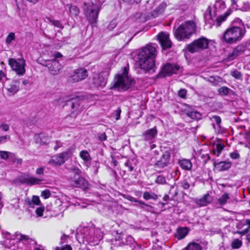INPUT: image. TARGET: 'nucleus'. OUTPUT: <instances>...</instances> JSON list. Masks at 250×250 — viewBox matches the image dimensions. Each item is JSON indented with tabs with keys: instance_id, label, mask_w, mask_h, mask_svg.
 I'll list each match as a JSON object with an SVG mask.
<instances>
[{
	"instance_id": "1",
	"label": "nucleus",
	"mask_w": 250,
	"mask_h": 250,
	"mask_svg": "<svg viewBox=\"0 0 250 250\" xmlns=\"http://www.w3.org/2000/svg\"><path fill=\"white\" fill-rule=\"evenodd\" d=\"M155 44H147L139 51L137 64L139 67L146 72L153 69L155 67V59L157 55Z\"/></svg>"
},
{
	"instance_id": "2",
	"label": "nucleus",
	"mask_w": 250,
	"mask_h": 250,
	"mask_svg": "<svg viewBox=\"0 0 250 250\" xmlns=\"http://www.w3.org/2000/svg\"><path fill=\"white\" fill-rule=\"evenodd\" d=\"M246 30L244 25H230L224 31L222 40L228 44H234L244 38Z\"/></svg>"
},
{
	"instance_id": "3",
	"label": "nucleus",
	"mask_w": 250,
	"mask_h": 250,
	"mask_svg": "<svg viewBox=\"0 0 250 250\" xmlns=\"http://www.w3.org/2000/svg\"><path fill=\"white\" fill-rule=\"evenodd\" d=\"M226 8L225 2L223 0H216L213 7V13H212V8L209 6L207 11L208 12L209 16L211 20L214 21L213 24L217 27L221 25V23L226 21L227 18L231 14L232 10L231 9H228L224 14L217 16L214 20L213 18L217 15V13H219Z\"/></svg>"
},
{
	"instance_id": "4",
	"label": "nucleus",
	"mask_w": 250,
	"mask_h": 250,
	"mask_svg": "<svg viewBox=\"0 0 250 250\" xmlns=\"http://www.w3.org/2000/svg\"><path fill=\"white\" fill-rule=\"evenodd\" d=\"M114 87L118 90L125 91L131 87L135 83L134 80L128 75V70L126 67H124L121 74H118L115 77Z\"/></svg>"
},
{
	"instance_id": "5",
	"label": "nucleus",
	"mask_w": 250,
	"mask_h": 250,
	"mask_svg": "<svg viewBox=\"0 0 250 250\" xmlns=\"http://www.w3.org/2000/svg\"><path fill=\"white\" fill-rule=\"evenodd\" d=\"M196 28V24L193 21H186L175 30L174 36L179 41L189 39L195 32Z\"/></svg>"
},
{
	"instance_id": "6",
	"label": "nucleus",
	"mask_w": 250,
	"mask_h": 250,
	"mask_svg": "<svg viewBox=\"0 0 250 250\" xmlns=\"http://www.w3.org/2000/svg\"><path fill=\"white\" fill-rule=\"evenodd\" d=\"M81 170L76 167L70 168V174L68 177L72 185L77 188H86L88 186L87 181L80 175Z\"/></svg>"
},
{
	"instance_id": "7",
	"label": "nucleus",
	"mask_w": 250,
	"mask_h": 250,
	"mask_svg": "<svg viewBox=\"0 0 250 250\" xmlns=\"http://www.w3.org/2000/svg\"><path fill=\"white\" fill-rule=\"evenodd\" d=\"M8 64L12 70L16 72L18 76H23L25 73V61L22 58L8 59Z\"/></svg>"
},
{
	"instance_id": "8",
	"label": "nucleus",
	"mask_w": 250,
	"mask_h": 250,
	"mask_svg": "<svg viewBox=\"0 0 250 250\" xmlns=\"http://www.w3.org/2000/svg\"><path fill=\"white\" fill-rule=\"evenodd\" d=\"M102 4V3H92L87 6L85 11V16L90 23L92 24L97 22Z\"/></svg>"
},
{
	"instance_id": "9",
	"label": "nucleus",
	"mask_w": 250,
	"mask_h": 250,
	"mask_svg": "<svg viewBox=\"0 0 250 250\" xmlns=\"http://www.w3.org/2000/svg\"><path fill=\"white\" fill-rule=\"evenodd\" d=\"M171 164V152L167 150L163 152L153 166L156 169H162L168 167Z\"/></svg>"
},
{
	"instance_id": "10",
	"label": "nucleus",
	"mask_w": 250,
	"mask_h": 250,
	"mask_svg": "<svg viewBox=\"0 0 250 250\" xmlns=\"http://www.w3.org/2000/svg\"><path fill=\"white\" fill-rule=\"evenodd\" d=\"M208 46V40L204 37H202L188 44L187 46V49L188 52L194 53L207 48Z\"/></svg>"
},
{
	"instance_id": "11",
	"label": "nucleus",
	"mask_w": 250,
	"mask_h": 250,
	"mask_svg": "<svg viewBox=\"0 0 250 250\" xmlns=\"http://www.w3.org/2000/svg\"><path fill=\"white\" fill-rule=\"evenodd\" d=\"M82 102V98L80 97L71 98L67 101L66 105H70L73 110L71 113L72 117H76L77 114L81 112L82 109V107L81 106Z\"/></svg>"
},
{
	"instance_id": "12",
	"label": "nucleus",
	"mask_w": 250,
	"mask_h": 250,
	"mask_svg": "<svg viewBox=\"0 0 250 250\" xmlns=\"http://www.w3.org/2000/svg\"><path fill=\"white\" fill-rule=\"evenodd\" d=\"M88 72L84 68L77 69L73 71L70 75L68 81L70 83H76L83 80L88 76Z\"/></svg>"
},
{
	"instance_id": "13",
	"label": "nucleus",
	"mask_w": 250,
	"mask_h": 250,
	"mask_svg": "<svg viewBox=\"0 0 250 250\" xmlns=\"http://www.w3.org/2000/svg\"><path fill=\"white\" fill-rule=\"evenodd\" d=\"M16 181L22 184H26L29 185H34L40 184L42 181V179L24 174L19 177Z\"/></svg>"
},
{
	"instance_id": "14",
	"label": "nucleus",
	"mask_w": 250,
	"mask_h": 250,
	"mask_svg": "<svg viewBox=\"0 0 250 250\" xmlns=\"http://www.w3.org/2000/svg\"><path fill=\"white\" fill-rule=\"evenodd\" d=\"M108 74L105 72L95 74L93 76L92 83L97 88H103L106 83Z\"/></svg>"
},
{
	"instance_id": "15",
	"label": "nucleus",
	"mask_w": 250,
	"mask_h": 250,
	"mask_svg": "<svg viewBox=\"0 0 250 250\" xmlns=\"http://www.w3.org/2000/svg\"><path fill=\"white\" fill-rule=\"evenodd\" d=\"M246 50V45L245 44H240L234 48L233 51L229 53L226 60L228 62L232 61L235 59L237 57L242 55Z\"/></svg>"
},
{
	"instance_id": "16",
	"label": "nucleus",
	"mask_w": 250,
	"mask_h": 250,
	"mask_svg": "<svg viewBox=\"0 0 250 250\" xmlns=\"http://www.w3.org/2000/svg\"><path fill=\"white\" fill-rule=\"evenodd\" d=\"M180 70V66L176 64L167 63L164 66L162 70L163 76H171L173 74L177 73Z\"/></svg>"
},
{
	"instance_id": "17",
	"label": "nucleus",
	"mask_w": 250,
	"mask_h": 250,
	"mask_svg": "<svg viewBox=\"0 0 250 250\" xmlns=\"http://www.w3.org/2000/svg\"><path fill=\"white\" fill-rule=\"evenodd\" d=\"M124 197L128 201L135 202L136 203L135 206L143 209L144 210L151 212L153 210V207L147 204L142 201L138 200L130 195H125Z\"/></svg>"
},
{
	"instance_id": "18",
	"label": "nucleus",
	"mask_w": 250,
	"mask_h": 250,
	"mask_svg": "<svg viewBox=\"0 0 250 250\" xmlns=\"http://www.w3.org/2000/svg\"><path fill=\"white\" fill-rule=\"evenodd\" d=\"M157 37L159 43L163 49H167L171 47L172 42L170 40L168 34L161 32L157 35Z\"/></svg>"
},
{
	"instance_id": "19",
	"label": "nucleus",
	"mask_w": 250,
	"mask_h": 250,
	"mask_svg": "<svg viewBox=\"0 0 250 250\" xmlns=\"http://www.w3.org/2000/svg\"><path fill=\"white\" fill-rule=\"evenodd\" d=\"M46 65L53 75H57L62 68L61 63L56 59L48 61Z\"/></svg>"
},
{
	"instance_id": "20",
	"label": "nucleus",
	"mask_w": 250,
	"mask_h": 250,
	"mask_svg": "<svg viewBox=\"0 0 250 250\" xmlns=\"http://www.w3.org/2000/svg\"><path fill=\"white\" fill-rule=\"evenodd\" d=\"M213 166L219 171L228 170L232 166V163L229 161H221L213 162Z\"/></svg>"
},
{
	"instance_id": "21",
	"label": "nucleus",
	"mask_w": 250,
	"mask_h": 250,
	"mask_svg": "<svg viewBox=\"0 0 250 250\" xmlns=\"http://www.w3.org/2000/svg\"><path fill=\"white\" fill-rule=\"evenodd\" d=\"M20 81L13 80L6 87L8 95L12 96L16 94L19 90Z\"/></svg>"
},
{
	"instance_id": "22",
	"label": "nucleus",
	"mask_w": 250,
	"mask_h": 250,
	"mask_svg": "<svg viewBox=\"0 0 250 250\" xmlns=\"http://www.w3.org/2000/svg\"><path fill=\"white\" fill-rule=\"evenodd\" d=\"M210 120L216 132L219 133L221 130V124L222 120L220 117L217 115H213L210 118Z\"/></svg>"
},
{
	"instance_id": "23",
	"label": "nucleus",
	"mask_w": 250,
	"mask_h": 250,
	"mask_svg": "<svg viewBox=\"0 0 250 250\" xmlns=\"http://www.w3.org/2000/svg\"><path fill=\"white\" fill-rule=\"evenodd\" d=\"M212 197L209 194H206L200 199H196L195 203L200 206H205L212 201Z\"/></svg>"
},
{
	"instance_id": "24",
	"label": "nucleus",
	"mask_w": 250,
	"mask_h": 250,
	"mask_svg": "<svg viewBox=\"0 0 250 250\" xmlns=\"http://www.w3.org/2000/svg\"><path fill=\"white\" fill-rule=\"evenodd\" d=\"M157 131L155 127L146 130L144 134V140L151 141L156 136Z\"/></svg>"
},
{
	"instance_id": "25",
	"label": "nucleus",
	"mask_w": 250,
	"mask_h": 250,
	"mask_svg": "<svg viewBox=\"0 0 250 250\" xmlns=\"http://www.w3.org/2000/svg\"><path fill=\"white\" fill-rule=\"evenodd\" d=\"M189 229L188 227H179L177 229L175 237L178 240L184 238L188 233Z\"/></svg>"
},
{
	"instance_id": "26",
	"label": "nucleus",
	"mask_w": 250,
	"mask_h": 250,
	"mask_svg": "<svg viewBox=\"0 0 250 250\" xmlns=\"http://www.w3.org/2000/svg\"><path fill=\"white\" fill-rule=\"evenodd\" d=\"M63 163L60 154L53 156L48 162V164L51 165L58 166H60Z\"/></svg>"
},
{
	"instance_id": "27",
	"label": "nucleus",
	"mask_w": 250,
	"mask_h": 250,
	"mask_svg": "<svg viewBox=\"0 0 250 250\" xmlns=\"http://www.w3.org/2000/svg\"><path fill=\"white\" fill-rule=\"evenodd\" d=\"M179 164L183 169L186 170H190L192 167L191 162L188 159H182L179 161Z\"/></svg>"
},
{
	"instance_id": "28",
	"label": "nucleus",
	"mask_w": 250,
	"mask_h": 250,
	"mask_svg": "<svg viewBox=\"0 0 250 250\" xmlns=\"http://www.w3.org/2000/svg\"><path fill=\"white\" fill-rule=\"evenodd\" d=\"M224 147L225 146L222 143L217 144L213 147L212 154L217 157L219 156Z\"/></svg>"
},
{
	"instance_id": "29",
	"label": "nucleus",
	"mask_w": 250,
	"mask_h": 250,
	"mask_svg": "<svg viewBox=\"0 0 250 250\" xmlns=\"http://www.w3.org/2000/svg\"><path fill=\"white\" fill-rule=\"evenodd\" d=\"M26 202L30 208H34L35 205H39L41 203V201L39 196L34 195L31 200L29 199L26 200Z\"/></svg>"
},
{
	"instance_id": "30",
	"label": "nucleus",
	"mask_w": 250,
	"mask_h": 250,
	"mask_svg": "<svg viewBox=\"0 0 250 250\" xmlns=\"http://www.w3.org/2000/svg\"><path fill=\"white\" fill-rule=\"evenodd\" d=\"M67 6L69 8V14L71 17H76L79 15L80 10L76 6L67 4Z\"/></svg>"
},
{
	"instance_id": "31",
	"label": "nucleus",
	"mask_w": 250,
	"mask_h": 250,
	"mask_svg": "<svg viewBox=\"0 0 250 250\" xmlns=\"http://www.w3.org/2000/svg\"><path fill=\"white\" fill-rule=\"evenodd\" d=\"M186 115L190 118L196 120L201 119V114L197 111H188L186 113Z\"/></svg>"
},
{
	"instance_id": "32",
	"label": "nucleus",
	"mask_w": 250,
	"mask_h": 250,
	"mask_svg": "<svg viewBox=\"0 0 250 250\" xmlns=\"http://www.w3.org/2000/svg\"><path fill=\"white\" fill-rule=\"evenodd\" d=\"M229 198L228 193H225L217 199L216 205L223 206L226 204L227 200Z\"/></svg>"
},
{
	"instance_id": "33",
	"label": "nucleus",
	"mask_w": 250,
	"mask_h": 250,
	"mask_svg": "<svg viewBox=\"0 0 250 250\" xmlns=\"http://www.w3.org/2000/svg\"><path fill=\"white\" fill-rule=\"evenodd\" d=\"M184 250H202V248L199 244L192 242L188 244Z\"/></svg>"
},
{
	"instance_id": "34",
	"label": "nucleus",
	"mask_w": 250,
	"mask_h": 250,
	"mask_svg": "<svg viewBox=\"0 0 250 250\" xmlns=\"http://www.w3.org/2000/svg\"><path fill=\"white\" fill-rule=\"evenodd\" d=\"M38 137L40 139L39 141L42 145H44L47 143L49 140V137L44 133H41L38 135Z\"/></svg>"
},
{
	"instance_id": "35",
	"label": "nucleus",
	"mask_w": 250,
	"mask_h": 250,
	"mask_svg": "<svg viewBox=\"0 0 250 250\" xmlns=\"http://www.w3.org/2000/svg\"><path fill=\"white\" fill-rule=\"evenodd\" d=\"M143 198L146 200L149 199L157 200L158 195L154 192H149L146 191L143 194Z\"/></svg>"
},
{
	"instance_id": "36",
	"label": "nucleus",
	"mask_w": 250,
	"mask_h": 250,
	"mask_svg": "<svg viewBox=\"0 0 250 250\" xmlns=\"http://www.w3.org/2000/svg\"><path fill=\"white\" fill-rule=\"evenodd\" d=\"M207 80L209 83L217 85L221 81L222 79L219 76H209L207 78Z\"/></svg>"
},
{
	"instance_id": "37",
	"label": "nucleus",
	"mask_w": 250,
	"mask_h": 250,
	"mask_svg": "<svg viewBox=\"0 0 250 250\" xmlns=\"http://www.w3.org/2000/svg\"><path fill=\"white\" fill-rule=\"evenodd\" d=\"M39 0H15L18 8L26 5V1L30 2L33 4L37 3Z\"/></svg>"
},
{
	"instance_id": "38",
	"label": "nucleus",
	"mask_w": 250,
	"mask_h": 250,
	"mask_svg": "<svg viewBox=\"0 0 250 250\" xmlns=\"http://www.w3.org/2000/svg\"><path fill=\"white\" fill-rule=\"evenodd\" d=\"M80 156L81 158L85 162L91 160L90 155L87 150H82L81 151Z\"/></svg>"
},
{
	"instance_id": "39",
	"label": "nucleus",
	"mask_w": 250,
	"mask_h": 250,
	"mask_svg": "<svg viewBox=\"0 0 250 250\" xmlns=\"http://www.w3.org/2000/svg\"><path fill=\"white\" fill-rule=\"evenodd\" d=\"M71 240V237L68 235L63 234L60 239V244L62 245L64 244H67Z\"/></svg>"
},
{
	"instance_id": "40",
	"label": "nucleus",
	"mask_w": 250,
	"mask_h": 250,
	"mask_svg": "<svg viewBox=\"0 0 250 250\" xmlns=\"http://www.w3.org/2000/svg\"><path fill=\"white\" fill-rule=\"evenodd\" d=\"M15 39L16 36L14 32L9 33L5 40L6 44H10L13 41L15 40Z\"/></svg>"
},
{
	"instance_id": "41",
	"label": "nucleus",
	"mask_w": 250,
	"mask_h": 250,
	"mask_svg": "<svg viewBox=\"0 0 250 250\" xmlns=\"http://www.w3.org/2000/svg\"><path fill=\"white\" fill-rule=\"evenodd\" d=\"M60 155L62 158V160H63V163H64L65 161L71 156L72 152L70 150H68L65 152L60 153Z\"/></svg>"
},
{
	"instance_id": "42",
	"label": "nucleus",
	"mask_w": 250,
	"mask_h": 250,
	"mask_svg": "<svg viewBox=\"0 0 250 250\" xmlns=\"http://www.w3.org/2000/svg\"><path fill=\"white\" fill-rule=\"evenodd\" d=\"M230 91V89L226 86L221 87L218 89V92L221 95H227Z\"/></svg>"
},
{
	"instance_id": "43",
	"label": "nucleus",
	"mask_w": 250,
	"mask_h": 250,
	"mask_svg": "<svg viewBox=\"0 0 250 250\" xmlns=\"http://www.w3.org/2000/svg\"><path fill=\"white\" fill-rule=\"evenodd\" d=\"M179 184L185 189H188L190 188V184L187 179H183Z\"/></svg>"
},
{
	"instance_id": "44",
	"label": "nucleus",
	"mask_w": 250,
	"mask_h": 250,
	"mask_svg": "<svg viewBox=\"0 0 250 250\" xmlns=\"http://www.w3.org/2000/svg\"><path fill=\"white\" fill-rule=\"evenodd\" d=\"M14 237L19 240H27L29 238L27 235H22L18 232H16Z\"/></svg>"
},
{
	"instance_id": "45",
	"label": "nucleus",
	"mask_w": 250,
	"mask_h": 250,
	"mask_svg": "<svg viewBox=\"0 0 250 250\" xmlns=\"http://www.w3.org/2000/svg\"><path fill=\"white\" fill-rule=\"evenodd\" d=\"M230 74L232 77H233L234 78H235L236 79H238V80L242 79L243 77H242V73L237 70H234V71H231Z\"/></svg>"
},
{
	"instance_id": "46",
	"label": "nucleus",
	"mask_w": 250,
	"mask_h": 250,
	"mask_svg": "<svg viewBox=\"0 0 250 250\" xmlns=\"http://www.w3.org/2000/svg\"><path fill=\"white\" fill-rule=\"evenodd\" d=\"M155 182L158 184L163 185L166 183V180L163 175H160L157 176Z\"/></svg>"
},
{
	"instance_id": "47",
	"label": "nucleus",
	"mask_w": 250,
	"mask_h": 250,
	"mask_svg": "<svg viewBox=\"0 0 250 250\" xmlns=\"http://www.w3.org/2000/svg\"><path fill=\"white\" fill-rule=\"evenodd\" d=\"M62 246V247H56L54 250H72V248L70 245L65 244Z\"/></svg>"
},
{
	"instance_id": "48",
	"label": "nucleus",
	"mask_w": 250,
	"mask_h": 250,
	"mask_svg": "<svg viewBox=\"0 0 250 250\" xmlns=\"http://www.w3.org/2000/svg\"><path fill=\"white\" fill-rule=\"evenodd\" d=\"M187 90L185 88H182L180 89L178 91V96L183 99L187 98Z\"/></svg>"
},
{
	"instance_id": "49",
	"label": "nucleus",
	"mask_w": 250,
	"mask_h": 250,
	"mask_svg": "<svg viewBox=\"0 0 250 250\" xmlns=\"http://www.w3.org/2000/svg\"><path fill=\"white\" fill-rule=\"evenodd\" d=\"M44 210V207L43 206H41L36 208L35 212L38 217H42L43 215Z\"/></svg>"
},
{
	"instance_id": "50",
	"label": "nucleus",
	"mask_w": 250,
	"mask_h": 250,
	"mask_svg": "<svg viewBox=\"0 0 250 250\" xmlns=\"http://www.w3.org/2000/svg\"><path fill=\"white\" fill-rule=\"evenodd\" d=\"M241 241L237 239H235L232 243V246L234 249H238L241 246Z\"/></svg>"
},
{
	"instance_id": "51",
	"label": "nucleus",
	"mask_w": 250,
	"mask_h": 250,
	"mask_svg": "<svg viewBox=\"0 0 250 250\" xmlns=\"http://www.w3.org/2000/svg\"><path fill=\"white\" fill-rule=\"evenodd\" d=\"M41 196L44 199H47L51 196V192L49 189H45L42 192Z\"/></svg>"
},
{
	"instance_id": "52",
	"label": "nucleus",
	"mask_w": 250,
	"mask_h": 250,
	"mask_svg": "<svg viewBox=\"0 0 250 250\" xmlns=\"http://www.w3.org/2000/svg\"><path fill=\"white\" fill-rule=\"evenodd\" d=\"M52 24L55 27L62 29L63 26L59 21L52 20L50 21Z\"/></svg>"
},
{
	"instance_id": "53",
	"label": "nucleus",
	"mask_w": 250,
	"mask_h": 250,
	"mask_svg": "<svg viewBox=\"0 0 250 250\" xmlns=\"http://www.w3.org/2000/svg\"><path fill=\"white\" fill-rule=\"evenodd\" d=\"M10 153L8 151H0V157L3 160H6L9 157V154Z\"/></svg>"
},
{
	"instance_id": "54",
	"label": "nucleus",
	"mask_w": 250,
	"mask_h": 250,
	"mask_svg": "<svg viewBox=\"0 0 250 250\" xmlns=\"http://www.w3.org/2000/svg\"><path fill=\"white\" fill-rule=\"evenodd\" d=\"M121 113V109L120 108H118L117 110L114 111L113 115V116L115 117L116 120H118L120 119Z\"/></svg>"
},
{
	"instance_id": "55",
	"label": "nucleus",
	"mask_w": 250,
	"mask_h": 250,
	"mask_svg": "<svg viewBox=\"0 0 250 250\" xmlns=\"http://www.w3.org/2000/svg\"><path fill=\"white\" fill-rule=\"evenodd\" d=\"M125 166L128 168L129 171H132L134 169V167L132 166V163L130 161L127 160L125 163Z\"/></svg>"
},
{
	"instance_id": "56",
	"label": "nucleus",
	"mask_w": 250,
	"mask_h": 250,
	"mask_svg": "<svg viewBox=\"0 0 250 250\" xmlns=\"http://www.w3.org/2000/svg\"><path fill=\"white\" fill-rule=\"evenodd\" d=\"M10 137L9 135H4L0 137V145L1 143H5L7 140H10Z\"/></svg>"
},
{
	"instance_id": "57",
	"label": "nucleus",
	"mask_w": 250,
	"mask_h": 250,
	"mask_svg": "<svg viewBox=\"0 0 250 250\" xmlns=\"http://www.w3.org/2000/svg\"><path fill=\"white\" fill-rule=\"evenodd\" d=\"M229 156L232 159H238L240 158V154L238 152L235 151L230 153Z\"/></svg>"
},
{
	"instance_id": "58",
	"label": "nucleus",
	"mask_w": 250,
	"mask_h": 250,
	"mask_svg": "<svg viewBox=\"0 0 250 250\" xmlns=\"http://www.w3.org/2000/svg\"><path fill=\"white\" fill-rule=\"evenodd\" d=\"M231 25H239V26H242L243 25L242 24V21L241 20H240L239 18H236L233 20V21L232 22Z\"/></svg>"
},
{
	"instance_id": "59",
	"label": "nucleus",
	"mask_w": 250,
	"mask_h": 250,
	"mask_svg": "<svg viewBox=\"0 0 250 250\" xmlns=\"http://www.w3.org/2000/svg\"><path fill=\"white\" fill-rule=\"evenodd\" d=\"M125 240V242L123 241V242L125 243L126 245H130L134 241L133 238L131 236H126Z\"/></svg>"
},
{
	"instance_id": "60",
	"label": "nucleus",
	"mask_w": 250,
	"mask_h": 250,
	"mask_svg": "<svg viewBox=\"0 0 250 250\" xmlns=\"http://www.w3.org/2000/svg\"><path fill=\"white\" fill-rule=\"evenodd\" d=\"M0 128H1L3 131H7L9 129V125L7 124H1L0 125Z\"/></svg>"
},
{
	"instance_id": "61",
	"label": "nucleus",
	"mask_w": 250,
	"mask_h": 250,
	"mask_svg": "<svg viewBox=\"0 0 250 250\" xmlns=\"http://www.w3.org/2000/svg\"><path fill=\"white\" fill-rule=\"evenodd\" d=\"M99 138L101 141H105L107 139V136L105 133H101L99 135Z\"/></svg>"
},
{
	"instance_id": "62",
	"label": "nucleus",
	"mask_w": 250,
	"mask_h": 250,
	"mask_svg": "<svg viewBox=\"0 0 250 250\" xmlns=\"http://www.w3.org/2000/svg\"><path fill=\"white\" fill-rule=\"evenodd\" d=\"M43 168L39 167L36 170V173L38 175H42L43 174Z\"/></svg>"
},
{
	"instance_id": "63",
	"label": "nucleus",
	"mask_w": 250,
	"mask_h": 250,
	"mask_svg": "<svg viewBox=\"0 0 250 250\" xmlns=\"http://www.w3.org/2000/svg\"><path fill=\"white\" fill-rule=\"evenodd\" d=\"M62 54L59 52H55L54 54V59L56 60L57 59L62 58Z\"/></svg>"
},
{
	"instance_id": "64",
	"label": "nucleus",
	"mask_w": 250,
	"mask_h": 250,
	"mask_svg": "<svg viewBox=\"0 0 250 250\" xmlns=\"http://www.w3.org/2000/svg\"><path fill=\"white\" fill-rule=\"evenodd\" d=\"M56 145L54 147V149L56 150L58 149V148L62 146V145H61V142L59 141H56Z\"/></svg>"
}]
</instances>
